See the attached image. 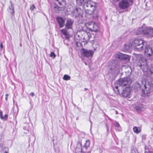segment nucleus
Segmentation results:
<instances>
[{
  "mask_svg": "<svg viewBox=\"0 0 153 153\" xmlns=\"http://www.w3.org/2000/svg\"><path fill=\"white\" fill-rule=\"evenodd\" d=\"M88 28L94 32H97L98 31V27L97 25L94 22H90L88 23Z\"/></svg>",
  "mask_w": 153,
  "mask_h": 153,
  "instance_id": "nucleus-11",
  "label": "nucleus"
},
{
  "mask_svg": "<svg viewBox=\"0 0 153 153\" xmlns=\"http://www.w3.org/2000/svg\"><path fill=\"white\" fill-rule=\"evenodd\" d=\"M106 128L107 129V131H108L109 130V126H108V125L107 123H106Z\"/></svg>",
  "mask_w": 153,
  "mask_h": 153,
  "instance_id": "nucleus-37",
  "label": "nucleus"
},
{
  "mask_svg": "<svg viewBox=\"0 0 153 153\" xmlns=\"http://www.w3.org/2000/svg\"><path fill=\"white\" fill-rule=\"evenodd\" d=\"M35 8L36 7L33 4L30 6V10L31 11H33V9Z\"/></svg>",
  "mask_w": 153,
  "mask_h": 153,
  "instance_id": "nucleus-31",
  "label": "nucleus"
},
{
  "mask_svg": "<svg viewBox=\"0 0 153 153\" xmlns=\"http://www.w3.org/2000/svg\"><path fill=\"white\" fill-rule=\"evenodd\" d=\"M137 111L139 112L143 111L145 109V106L142 104H140L136 107Z\"/></svg>",
  "mask_w": 153,
  "mask_h": 153,
  "instance_id": "nucleus-18",
  "label": "nucleus"
},
{
  "mask_svg": "<svg viewBox=\"0 0 153 153\" xmlns=\"http://www.w3.org/2000/svg\"><path fill=\"white\" fill-rule=\"evenodd\" d=\"M63 79L64 80H70L71 79V77L65 74L64 76Z\"/></svg>",
  "mask_w": 153,
  "mask_h": 153,
  "instance_id": "nucleus-26",
  "label": "nucleus"
},
{
  "mask_svg": "<svg viewBox=\"0 0 153 153\" xmlns=\"http://www.w3.org/2000/svg\"><path fill=\"white\" fill-rule=\"evenodd\" d=\"M56 0L57 1H58V2H59V4L60 5H61V3L59 1V0ZM61 0V1H63L64 0Z\"/></svg>",
  "mask_w": 153,
  "mask_h": 153,
  "instance_id": "nucleus-39",
  "label": "nucleus"
},
{
  "mask_svg": "<svg viewBox=\"0 0 153 153\" xmlns=\"http://www.w3.org/2000/svg\"><path fill=\"white\" fill-rule=\"evenodd\" d=\"M131 153H138L136 148L132 147L131 149Z\"/></svg>",
  "mask_w": 153,
  "mask_h": 153,
  "instance_id": "nucleus-27",
  "label": "nucleus"
},
{
  "mask_svg": "<svg viewBox=\"0 0 153 153\" xmlns=\"http://www.w3.org/2000/svg\"><path fill=\"white\" fill-rule=\"evenodd\" d=\"M73 16L75 18H76L79 16L82 17V11L80 8H76L73 11Z\"/></svg>",
  "mask_w": 153,
  "mask_h": 153,
  "instance_id": "nucleus-13",
  "label": "nucleus"
},
{
  "mask_svg": "<svg viewBox=\"0 0 153 153\" xmlns=\"http://www.w3.org/2000/svg\"><path fill=\"white\" fill-rule=\"evenodd\" d=\"M61 32L65 36H67L68 35V31L65 29H62L61 30Z\"/></svg>",
  "mask_w": 153,
  "mask_h": 153,
  "instance_id": "nucleus-28",
  "label": "nucleus"
},
{
  "mask_svg": "<svg viewBox=\"0 0 153 153\" xmlns=\"http://www.w3.org/2000/svg\"><path fill=\"white\" fill-rule=\"evenodd\" d=\"M151 68L150 69L149 72L147 74V76L148 79L150 78L151 79L150 80L148 81V84L151 86L153 88V65H152Z\"/></svg>",
  "mask_w": 153,
  "mask_h": 153,
  "instance_id": "nucleus-6",
  "label": "nucleus"
},
{
  "mask_svg": "<svg viewBox=\"0 0 153 153\" xmlns=\"http://www.w3.org/2000/svg\"><path fill=\"white\" fill-rule=\"evenodd\" d=\"M58 10H64L63 8H61L60 7H59L58 8Z\"/></svg>",
  "mask_w": 153,
  "mask_h": 153,
  "instance_id": "nucleus-38",
  "label": "nucleus"
},
{
  "mask_svg": "<svg viewBox=\"0 0 153 153\" xmlns=\"http://www.w3.org/2000/svg\"><path fill=\"white\" fill-rule=\"evenodd\" d=\"M2 117H3L2 112L1 111H0V118L1 119V118H2Z\"/></svg>",
  "mask_w": 153,
  "mask_h": 153,
  "instance_id": "nucleus-35",
  "label": "nucleus"
},
{
  "mask_svg": "<svg viewBox=\"0 0 153 153\" xmlns=\"http://www.w3.org/2000/svg\"><path fill=\"white\" fill-rule=\"evenodd\" d=\"M145 153H146V152H145Z\"/></svg>",
  "mask_w": 153,
  "mask_h": 153,
  "instance_id": "nucleus-48",
  "label": "nucleus"
},
{
  "mask_svg": "<svg viewBox=\"0 0 153 153\" xmlns=\"http://www.w3.org/2000/svg\"><path fill=\"white\" fill-rule=\"evenodd\" d=\"M8 152H7L6 151H5L4 152V153H8Z\"/></svg>",
  "mask_w": 153,
  "mask_h": 153,
  "instance_id": "nucleus-43",
  "label": "nucleus"
},
{
  "mask_svg": "<svg viewBox=\"0 0 153 153\" xmlns=\"http://www.w3.org/2000/svg\"><path fill=\"white\" fill-rule=\"evenodd\" d=\"M88 0H81V2L82 3V1L83 2H84L85 1H87Z\"/></svg>",
  "mask_w": 153,
  "mask_h": 153,
  "instance_id": "nucleus-42",
  "label": "nucleus"
},
{
  "mask_svg": "<svg viewBox=\"0 0 153 153\" xmlns=\"http://www.w3.org/2000/svg\"><path fill=\"white\" fill-rule=\"evenodd\" d=\"M122 54L123 53H121L119 52L118 53L115 54V57L116 58L118 59L119 60H122Z\"/></svg>",
  "mask_w": 153,
  "mask_h": 153,
  "instance_id": "nucleus-24",
  "label": "nucleus"
},
{
  "mask_svg": "<svg viewBox=\"0 0 153 153\" xmlns=\"http://www.w3.org/2000/svg\"><path fill=\"white\" fill-rule=\"evenodd\" d=\"M50 56L53 58H54L56 57V55L53 52H52L51 53Z\"/></svg>",
  "mask_w": 153,
  "mask_h": 153,
  "instance_id": "nucleus-30",
  "label": "nucleus"
},
{
  "mask_svg": "<svg viewBox=\"0 0 153 153\" xmlns=\"http://www.w3.org/2000/svg\"><path fill=\"white\" fill-rule=\"evenodd\" d=\"M118 4L119 8L123 10L127 8L130 5L128 0H122L119 2Z\"/></svg>",
  "mask_w": 153,
  "mask_h": 153,
  "instance_id": "nucleus-7",
  "label": "nucleus"
},
{
  "mask_svg": "<svg viewBox=\"0 0 153 153\" xmlns=\"http://www.w3.org/2000/svg\"><path fill=\"white\" fill-rule=\"evenodd\" d=\"M134 131L136 133H139L141 131V128L140 127H134L133 128Z\"/></svg>",
  "mask_w": 153,
  "mask_h": 153,
  "instance_id": "nucleus-22",
  "label": "nucleus"
},
{
  "mask_svg": "<svg viewBox=\"0 0 153 153\" xmlns=\"http://www.w3.org/2000/svg\"><path fill=\"white\" fill-rule=\"evenodd\" d=\"M5 100H7V97L5 98Z\"/></svg>",
  "mask_w": 153,
  "mask_h": 153,
  "instance_id": "nucleus-45",
  "label": "nucleus"
},
{
  "mask_svg": "<svg viewBox=\"0 0 153 153\" xmlns=\"http://www.w3.org/2000/svg\"><path fill=\"white\" fill-rule=\"evenodd\" d=\"M8 117V115L7 114H5L3 117H2V118H1V119L3 120H6Z\"/></svg>",
  "mask_w": 153,
  "mask_h": 153,
  "instance_id": "nucleus-29",
  "label": "nucleus"
},
{
  "mask_svg": "<svg viewBox=\"0 0 153 153\" xmlns=\"http://www.w3.org/2000/svg\"><path fill=\"white\" fill-rule=\"evenodd\" d=\"M88 90V89L87 88H85V90Z\"/></svg>",
  "mask_w": 153,
  "mask_h": 153,
  "instance_id": "nucleus-44",
  "label": "nucleus"
},
{
  "mask_svg": "<svg viewBox=\"0 0 153 153\" xmlns=\"http://www.w3.org/2000/svg\"><path fill=\"white\" fill-rule=\"evenodd\" d=\"M0 47L1 49H2L3 48V44L2 42H1L0 44Z\"/></svg>",
  "mask_w": 153,
  "mask_h": 153,
  "instance_id": "nucleus-40",
  "label": "nucleus"
},
{
  "mask_svg": "<svg viewBox=\"0 0 153 153\" xmlns=\"http://www.w3.org/2000/svg\"><path fill=\"white\" fill-rule=\"evenodd\" d=\"M56 20L59 25V27H63L64 26L65 20L63 18L59 17L56 18Z\"/></svg>",
  "mask_w": 153,
  "mask_h": 153,
  "instance_id": "nucleus-16",
  "label": "nucleus"
},
{
  "mask_svg": "<svg viewBox=\"0 0 153 153\" xmlns=\"http://www.w3.org/2000/svg\"><path fill=\"white\" fill-rule=\"evenodd\" d=\"M10 13H11L13 15V14L14 13V8H12V11L11 12V9H10Z\"/></svg>",
  "mask_w": 153,
  "mask_h": 153,
  "instance_id": "nucleus-36",
  "label": "nucleus"
},
{
  "mask_svg": "<svg viewBox=\"0 0 153 153\" xmlns=\"http://www.w3.org/2000/svg\"><path fill=\"white\" fill-rule=\"evenodd\" d=\"M122 68L126 69L125 72L131 73V70L130 66L128 65H124L122 67Z\"/></svg>",
  "mask_w": 153,
  "mask_h": 153,
  "instance_id": "nucleus-21",
  "label": "nucleus"
},
{
  "mask_svg": "<svg viewBox=\"0 0 153 153\" xmlns=\"http://www.w3.org/2000/svg\"><path fill=\"white\" fill-rule=\"evenodd\" d=\"M144 35L147 37L153 36V29L149 27H144Z\"/></svg>",
  "mask_w": 153,
  "mask_h": 153,
  "instance_id": "nucleus-10",
  "label": "nucleus"
},
{
  "mask_svg": "<svg viewBox=\"0 0 153 153\" xmlns=\"http://www.w3.org/2000/svg\"><path fill=\"white\" fill-rule=\"evenodd\" d=\"M152 44L150 45H147V44L146 45H144V48H145V50L144 52L146 55H147L149 56H151L153 53V51L152 49Z\"/></svg>",
  "mask_w": 153,
  "mask_h": 153,
  "instance_id": "nucleus-8",
  "label": "nucleus"
},
{
  "mask_svg": "<svg viewBox=\"0 0 153 153\" xmlns=\"http://www.w3.org/2000/svg\"><path fill=\"white\" fill-rule=\"evenodd\" d=\"M122 58V60H126L128 61H129L130 60V56L128 55L123 53Z\"/></svg>",
  "mask_w": 153,
  "mask_h": 153,
  "instance_id": "nucleus-23",
  "label": "nucleus"
},
{
  "mask_svg": "<svg viewBox=\"0 0 153 153\" xmlns=\"http://www.w3.org/2000/svg\"><path fill=\"white\" fill-rule=\"evenodd\" d=\"M81 53L83 56L86 57L92 56L94 53L92 51L87 50L84 48L82 49Z\"/></svg>",
  "mask_w": 153,
  "mask_h": 153,
  "instance_id": "nucleus-9",
  "label": "nucleus"
},
{
  "mask_svg": "<svg viewBox=\"0 0 153 153\" xmlns=\"http://www.w3.org/2000/svg\"><path fill=\"white\" fill-rule=\"evenodd\" d=\"M131 83V81L129 77H126L120 79L118 81L115 83V87L114 88V90L116 93L120 94L119 87L120 86H124L129 85Z\"/></svg>",
  "mask_w": 153,
  "mask_h": 153,
  "instance_id": "nucleus-1",
  "label": "nucleus"
},
{
  "mask_svg": "<svg viewBox=\"0 0 153 153\" xmlns=\"http://www.w3.org/2000/svg\"><path fill=\"white\" fill-rule=\"evenodd\" d=\"M8 96V94H6V96Z\"/></svg>",
  "mask_w": 153,
  "mask_h": 153,
  "instance_id": "nucleus-47",
  "label": "nucleus"
},
{
  "mask_svg": "<svg viewBox=\"0 0 153 153\" xmlns=\"http://www.w3.org/2000/svg\"><path fill=\"white\" fill-rule=\"evenodd\" d=\"M144 28H143V27H140L137 30V34L138 35L143 34L144 35Z\"/></svg>",
  "mask_w": 153,
  "mask_h": 153,
  "instance_id": "nucleus-19",
  "label": "nucleus"
},
{
  "mask_svg": "<svg viewBox=\"0 0 153 153\" xmlns=\"http://www.w3.org/2000/svg\"><path fill=\"white\" fill-rule=\"evenodd\" d=\"M130 46L126 44L125 45V48L126 50H128L129 49Z\"/></svg>",
  "mask_w": 153,
  "mask_h": 153,
  "instance_id": "nucleus-32",
  "label": "nucleus"
},
{
  "mask_svg": "<svg viewBox=\"0 0 153 153\" xmlns=\"http://www.w3.org/2000/svg\"><path fill=\"white\" fill-rule=\"evenodd\" d=\"M74 23V21L71 19H68L66 21V23L65 25V28L67 29H71L72 25Z\"/></svg>",
  "mask_w": 153,
  "mask_h": 153,
  "instance_id": "nucleus-15",
  "label": "nucleus"
},
{
  "mask_svg": "<svg viewBox=\"0 0 153 153\" xmlns=\"http://www.w3.org/2000/svg\"><path fill=\"white\" fill-rule=\"evenodd\" d=\"M121 70V68H120L117 66H116L114 70V74H118L120 72Z\"/></svg>",
  "mask_w": 153,
  "mask_h": 153,
  "instance_id": "nucleus-25",
  "label": "nucleus"
},
{
  "mask_svg": "<svg viewBox=\"0 0 153 153\" xmlns=\"http://www.w3.org/2000/svg\"><path fill=\"white\" fill-rule=\"evenodd\" d=\"M78 145L79 146L78 148L77 147L75 149L76 153H84V152H82L81 142L80 141L78 142Z\"/></svg>",
  "mask_w": 153,
  "mask_h": 153,
  "instance_id": "nucleus-17",
  "label": "nucleus"
},
{
  "mask_svg": "<svg viewBox=\"0 0 153 153\" xmlns=\"http://www.w3.org/2000/svg\"><path fill=\"white\" fill-rule=\"evenodd\" d=\"M130 1H132V0H129Z\"/></svg>",
  "mask_w": 153,
  "mask_h": 153,
  "instance_id": "nucleus-46",
  "label": "nucleus"
},
{
  "mask_svg": "<svg viewBox=\"0 0 153 153\" xmlns=\"http://www.w3.org/2000/svg\"><path fill=\"white\" fill-rule=\"evenodd\" d=\"M30 95L31 96L33 97L34 96V93L32 92L30 93Z\"/></svg>",
  "mask_w": 153,
  "mask_h": 153,
  "instance_id": "nucleus-41",
  "label": "nucleus"
},
{
  "mask_svg": "<svg viewBox=\"0 0 153 153\" xmlns=\"http://www.w3.org/2000/svg\"><path fill=\"white\" fill-rule=\"evenodd\" d=\"M90 141L89 140H87L85 141V143L83 146V147L84 148H85L86 149H87L90 146Z\"/></svg>",
  "mask_w": 153,
  "mask_h": 153,
  "instance_id": "nucleus-20",
  "label": "nucleus"
},
{
  "mask_svg": "<svg viewBox=\"0 0 153 153\" xmlns=\"http://www.w3.org/2000/svg\"><path fill=\"white\" fill-rule=\"evenodd\" d=\"M83 7L87 14H92L95 10V4L91 0H88L84 2Z\"/></svg>",
  "mask_w": 153,
  "mask_h": 153,
  "instance_id": "nucleus-2",
  "label": "nucleus"
},
{
  "mask_svg": "<svg viewBox=\"0 0 153 153\" xmlns=\"http://www.w3.org/2000/svg\"><path fill=\"white\" fill-rule=\"evenodd\" d=\"M137 59L139 60L138 65L142 68L143 71L146 72L148 70V65L147 64L146 60L145 58L142 56L141 54L137 55Z\"/></svg>",
  "mask_w": 153,
  "mask_h": 153,
  "instance_id": "nucleus-4",
  "label": "nucleus"
},
{
  "mask_svg": "<svg viewBox=\"0 0 153 153\" xmlns=\"http://www.w3.org/2000/svg\"><path fill=\"white\" fill-rule=\"evenodd\" d=\"M130 93V88L127 87L124 88L122 93V96L124 97H127Z\"/></svg>",
  "mask_w": 153,
  "mask_h": 153,
  "instance_id": "nucleus-14",
  "label": "nucleus"
},
{
  "mask_svg": "<svg viewBox=\"0 0 153 153\" xmlns=\"http://www.w3.org/2000/svg\"><path fill=\"white\" fill-rule=\"evenodd\" d=\"M81 33L82 34L81 38L83 39V42H87L90 39V33L84 31Z\"/></svg>",
  "mask_w": 153,
  "mask_h": 153,
  "instance_id": "nucleus-12",
  "label": "nucleus"
},
{
  "mask_svg": "<svg viewBox=\"0 0 153 153\" xmlns=\"http://www.w3.org/2000/svg\"><path fill=\"white\" fill-rule=\"evenodd\" d=\"M80 43L79 42H76V43L75 46L77 47H78L79 46V45H80Z\"/></svg>",
  "mask_w": 153,
  "mask_h": 153,
  "instance_id": "nucleus-34",
  "label": "nucleus"
},
{
  "mask_svg": "<svg viewBox=\"0 0 153 153\" xmlns=\"http://www.w3.org/2000/svg\"><path fill=\"white\" fill-rule=\"evenodd\" d=\"M141 85H140L137 83V87L138 88L140 87H142V92L144 94H146L151 92L152 90V88L150 86L149 84H148L146 82V80L145 79H143L141 82Z\"/></svg>",
  "mask_w": 153,
  "mask_h": 153,
  "instance_id": "nucleus-5",
  "label": "nucleus"
},
{
  "mask_svg": "<svg viewBox=\"0 0 153 153\" xmlns=\"http://www.w3.org/2000/svg\"><path fill=\"white\" fill-rule=\"evenodd\" d=\"M146 44V42L141 39H134L132 42L131 46L137 51H141L144 49V46Z\"/></svg>",
  "mask_w": 153,
  "mask_h": 153,
  "instance_id": "nucleus-3",
  "label": "nucleus"
},
{
  "mask_svg": "<svg viewBox=\"0 0 153 153\" xmlns=\"http://www.w3.org/2000/svg\"><path fill=\"white\" fill-rule=\"evenodd\" d=\"M114 126L115 127H118L120 126L118 122H116L114 124Z\"/></svg>",
  "mask_w": 153,
  "mask_h": 153,
  "instance_id": "nucleus-33",
  "label": "nucleus"
}]
</instances>
